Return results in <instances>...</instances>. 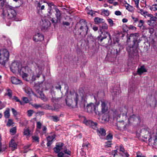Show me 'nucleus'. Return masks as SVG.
<instances>
[{
	"label": "nucleus",
	"instance_id": "obj_13",
	"mask_svg": "<svg viewBox=\"0 0 157 157\" xmlns=\"http://www.w3.org/2000/svg\"><path fill=\"white\" fill-rule=\"evenodd\" d=\"M43 40L44 36L43 35L39 33L36 34L33 37V40L35 41H40Z\"/></svg>",
	"mask_w": 157,
	"mask_h": 157
},
{
	"label": "nucleus",
	"instance_id": "obj_33",
	"mask_svg": "<svg viewBox=\"0 0 157 157\" xmlns=\"http://www.w3.org/2000/svg\"><path fill=\"white\" fill-rule=\"evenodd\" d=\"M151 11H155L157 10V5L155 4L153 5L150 8Z\"/></svg>",
	"mask_w": 157,
	"mask_h": 157
},
{
	"label": "nucleus",
	"instance_id": "obj_56",
	"mask_svg": "<svg viewBox=\"0 0 157 157\" xmlns=\"http://www.w3.org/2000/svg\"><path fill=\"white\" fill-rule=\"evenodd\" d=\"M46 130H47V128H46V126H42V131H43L42 133H43V134L45 133L46 132Z\"/></svg>",
	"mask_w": 157,
	"mask_h": 157
},
{
	"label": "nucleus",
	"instance_id": "obj_9",
	"mask_svg": "<svg viewBox=\"0 0 157 157\" xmlns=\"http://www.w3.org/2000/svg\"><path fill=\"white\" fill-rule=\"evenodd\" d=\"M108 102L105 100L101 101V112L103 113H106L108 109V107L107 105Z\"/></svg>",
	"mask_w": 157,
	"mask_h": 157
},
{
	"label": "nucleus",
	"instance_id": "obj_20",
	"mask_svg": "<svg viewBox=\"0 0 157 157\" xmlns=\"http://www.w3.org/2000/svg\"><path fill=\"white\" fill-rule=\"evenodd\" d=\"M80 28L81 30H82L83 31H85L86 33H87L88 29L87 24L85 22L83 23L82 25L81 26Z\"/></svg>",
	"mask_w": 157,
	"mask_h": 157
},
{
	"label": "nucleus",
	"instance_id": "obj_36",
	"mask_svg": "<svg viewBox=\"0 0 157 157\" xmlns=\"http://www.w3.org/2000/svg\"><path fill=\"white\" fill-rule=\"evenodd\" d=\"M30 147V145H29L25 146L24 147V153H27L29 150V148Z\"/></svg>",
	"mask_w": 157,
	"mask_h": 157
},
{
	"label": "nucleus",
	"instance_id": "obj_58",
	"mask_svg": "<svg viewBox=\"0 0 157 157\" xmlns=\"http://www.w3.org/2000/svg\"><path fill=\"white\" fill-rule=\"evenodd\" d=\"M120 151L124 153V149L121 145L120 146Z\"/></svg>",
	"mask_w": 157,
	"mask_h": 157
},
{
	"label": "nucleus",
	"instance_id": "obj_26",
	"mask_svg": "<svg viewBox=\"0 0 157 157\" xmlns=\"http://www.w3.org/2000/svg\"><path fill=\"white\" fill-rule=\"evenodd\" d=\"M103 19L98 17H95L94 19V21L96 24L103 22Z\"/></svg>",
	"mask_w": 157,
	"mask_h": 157
},
{
	"label": "nucleus",
	"instance_id": "obj_3",
	"mask_svg": "<svg viewBox=\"0 0 157 157\" xmlns=\"http://www.w3.org/2000/svg\"><path fill=\"white\" fill-rule=\"evenodd\" d=\"M139 37V34L136 33L131 34L129 37L127 39V42H128L130 40V38H132L133 40L134 45L129 46L127 48V50L129 55L131 57L135 56H137L138 55L136 47L138 45V43L140 42V41L138 40Z\"/></svg>",
	"mask_w": 157,
	"mask_h": 157
},
{
	"label": "nucleus",
	"instance_id": "obj_5",
	"mask_svg": "<svg viewBox=\"0 0 157 157\" xmlns=\"http://www.w3.org/2000/svg\"><path fill=\"white\" fill-rule=\"evenodd\" d=\"M26 68V67H22L21 63L17 61L13 62L10 67V70L13 73H18L21 74V71Z\"/></svg>",
	"mask_w": 157,
	"mask_h": 157
},
{
	"label": "nucleus",
	"instance_id": "obj_1",
	"mask_svg": "<svg viewBox=\"0 0 157 157\" xmlns=\"http://www.w3.org/2000/svg\"><path fill=\"white\" fill-rule=\"evenodd\" d=\"M113 114L115 118L116 117L117 125H124L125 128L128 126L133 121H136L138 123L140 122V118L139 117H136L134 115L130 116L128 113L127 108L125 107L120 108L119 111H115Z\"/></svg>",
	"mask_w": 157,
	"mask_h": 157
},
{
	"label": "nucleus",
	"instance_id": "obj_43",
	"mask_svg": "<svg viewBox=\"0 0 157 157\" xmlns=\"http://www.w3.org/2000/svg\"><path fill=\"white\" fill-rule=\"evenodd\" d=\"M57 153V156L58 157H63L64 155V153L62 152L59 151L58 152H56Z\"/></svg>",
	"mask_w": 157,
	"mask_h": 157
},
{
	"label": "nucleus",
	"instance_id": "obj_10",
	"mask_svg": "<svg viewBox=\"0 0 157 157\" xmlns=\"http://www.w3.org/2000/svg\"><path fill=\"white\" fill-rule=\"evenodd\" d=\"M97 108V106L93 103H90L88 104L86 106L87 110L89 113L94 111L96 113H97L96 112Z\"/></svg>",
	"mask_w": 157,
	"mask_h": 157
},
{
	"label": "nucleus",
	"instance_id": "obj_15",
	"mask_svg": "<svg viewBox=\"0 0 157 157\" xmlns=\"http://www.w3.org/2000/svg\"><path fill=\"white\" fill-rule=\"evenodd\" d=\"M97 132L98 134L101 138H102V136H105L106 134L105 131L102 128L98 129Z\"/></svg>",
	"mask_w": 157,
	"mask_h": 157
},
{
	"label": "nucleus",
	"instance_id": "obj_6",
	"mask_svg": "<svg viewBox=\"0 0 157 157\" xmlns=\"http://www.w3.org/2000/svg\"><path fill=\"white\" fill-rule=\"evenodd\" d=\"M10 56L8 51L5 48L0 49V63L4 64L9 60Z\"/></svg>",
	"mask_w": 157,
	"mask_h": 157
},
{
	"label": "nucleus",
	"instance_id": "obj_11",
	"mask_svg": "<svg viewBox=\"0 0 157 157\" xmlns=\"http://www.w3.org/2000/svg\"><path fill=\"white\" fill-rule=\"evenodd\" d=\"M84 122L86 125L91 127L94 129H96L97 128V123L96 122H93L90 120L86 121V120H84Z\"/></svg>",
	"mask_w": 157,
	"mask_h": 157
},
{
	"label": "nucleus",
	"instance_id": "obj_14",
	"mask_svg": "<svg viewBox=\"0 0 157 157\" xmlns=\"http://www.w3.org/2000/svg\"><path fill=\"white\" fill-rule=\"evenodd\" d=\"M9 147L12 150H14L17 148V144L16 143L14 139H12L9 143Z\"/></svg>",
	"mask_w": 157,
	"mask_h": 157
},
{
	"label": "nucleus",
	"instance_id": "obj_22",
	"mask_svg": "<svg viewBox=\"0 0 157 157\" xmlns=\"http://www.w3.org/2000/svg\"><path fill=\"white\" fill-rule=\"evenodd\" d=\"M26 67V68L25 69H23L21 71V74H20V75H21L23 79L25 80H27L28 75L24 72V71H24V70H26L28 68L27 67Z\"/></svg>",
	"mask_w": 157,
	"mask_h": 157
},
{
	"label": "nucleus",
	"instance_id": "obj_4",
	"mask_svg": "<svg viewBox=\"0 0 157 157\" xmlns=\"http://www.w3.org/2000/svg\"><path fill=\"white\" fill-rule=\"evenodd\" d=\"M2 11V14L4 18L7 17L16 21H19L16 18L17 13L13 8L9 6H6L3 8Z\"/></svg>",
	"mask_w": 157,
	"mask_h": 157
},
{
	"label": "nucleus",
	"instance_id": "obj_49",
	"mask_svg": "<svg viewBox=\"0 0 157 157\" xmlns=\"http://www.w3.org/2000/svg\"><path fill=\"white\" fill-rule=\"evenodd\" d=\"M11 110L14 116L15 117L17 115L18 113L16 110H15L14 108H12L11 109Z\"/></svg>",
	"mask_w": 157,
	"mask_h": 157
},
{
	"label": "nucleus",
	"instance_id": "obj_63",
	"mask_svg": "<svg viewBox=\"0 0 157 157\" xmlns=\"http://www.w3.org/2000/svg\"><path fill=\"white\" fill-rule=\"evenodd\" d=\"M88 14L91 15V16H93L94 14V11L92 10H90L88 12H87Z\"/></svg>",
	"mask_w": 157,
	"mask_h": 157
},
{
	"label": "nucleus",
	"instance_id": "obj_30",
	"mask_svg": "<svg viewBox=\"0 0 157 157\" xmlns=\"http://www.w3.org/2000/svg\"><path fill=\"white\" fill-rule=\"evenodd\" d=\"M42 127V124L40 122H37L36 123V127L37 131H39Z\"/></svg>",
	"mask_w": 157,
	"mask_h": 157
},
{
	"label": "nucleus",
	"instance_id": "obj_39",
	"mask_svg": "<svg viewBox=\"0 0 157 157\" xmlns=\"http://www.w3.org/2000/svg\"><path fill=\"white\" fill-rule=\"evenodd\" d=\"M55 138V136L54 135L52 136H49L47 138V141L50 140L52 141Z\"/></svg>",
	"mask_w": 157,
	"mask_h": 157
},
{
	"label": "nucleus",
	"instance_id": "obj_61",
	"mask_svg": "<svg viewBox=\"0 0 157 157\" xmlns=\"http://www.w3.org/2000/svg\"><path fill=\"white\" fill-rule=\"evenodd\" d=\"M115 14L117 16H120L121 15V13L119 11H116L115 12Z\"/></svg>",
	"mask_w": 157,
	"mask_h": 157
},
{
	"label": "nucleus",
	"instance_id": "obj_59",
	"mask_svg": "<svg viewBox=\"0 0 157 157\" xmlns=\"http://www.w3.org/2000/svg\"><path fill=\"white\" fill-rule=\"evenodd\" d=\"M4 4V2L3 0H0V8L3 6Z\"/></svg>",
	"mask_w": 157,
	"mask_h": 157
},
{
	"label": "nucleus",
	"instance_id": "obj_18",
	"mask_svg": "<svg viewBox=\"0 0 157 157\" xmlns=\"http://www.w3.org/2000/svg\"><path fill=\"white\" fill-rule=\"evenodd\" d=\"M124 4L126 9L128 11L132 12L134 10V8L133 7L128 4L126 1L124 2Z\"/></svg>",
	"mask_w": 157,
	"mask_h": 157
},
{
	"label": "nucleus",
	"instance_id": "obj_50",
	"mask_svg": "<svg viewBox=\"0 0 157 157\" xmlns=\"http://www.w3.org/2000/svg\"><path fill=\"white\" fill-rule=\"evenodd\" d=\"M133 0L134 1V2H135V5L136 6V8L137 9H139V0Z\"/></svg>",
	"mask_w": 157,
	"mask_h": 157
},
{
	"label": "nucleus",
	"instance_id": "obj_37",
	"mask_svg": "<svg viewBox=\"0 0 157 157\" xmlns=\"http://www.w3.org/2000/svg\"><path fill=\"white\" fill-rule=\"evenodd\" d=\"M34 113L33 110H29L27 111V115L29 117H31Z\"/></svg>",
	"mask_w": 157,
	"mask_h": 157
},
{
	"label": "nucleus",
	"instance_id": "obj_27",
	"mask_svg": "<svg viewBox=\"0 0 157 157\" xmlns=\"http://www.w3.org/2000/svg\"><path fill=\"white\" fill-rule=\"evenodd\" d=\"M140 11L138 12L140 13L142 15H144L147 16L148 17H151V15L147 13V11H144L142 9H139Z\"/></svg>",
	"mask_w": 157,
	"mask_h": 157
},
{
	"label": "nucleus",
	"instance_id": "obj_8",
	"mask_svg": "<svg viewBox=\"0 0 157 157\" xmlns=\"http://www.w3.org/2000/svg\"><path fill=\"white\" fill-rule=\"evenodd\" d=\"M42 22L41 30L42 31L44 32L46 31L48 28L50 27L51 23L49 21L46 20L42 21Z\"/></svg>",
	"mask_w": 157,
	"mask_h": 157
},
{
	"label": "nucleus",
	"instance_id": "obj_21",
	"mask_svg": "<svg viewBox=\"0 0 157 157\" xmlns=\"http://www.w3.org/2000/svg\"><path fill=\"white\" fill-rule=\"evenodd\" d=\"M146 132L147 134V135L144 136V138L146 139V140L147 139H148L149 141L150 142L152 140V138L153 136H154V135H151L150 133H149L147 131H146Z\"/></svg>",
	"mask_w": 157,
	"mask_h": 157
},
{
	"label": "nucleus",
	"instance_id": "obj_41",
	"mask_svg": "<svg viewBox=\"0 0 157 157\" xmlns=\"http://www.w3.org/2000/svg\"><path fill=\"white\" fill-rule=\"evenodd\" d=\"M53 120L55 122H57L59 121V118L56 116H53L52 117Z\"/></svg>",
	"mask_w": 157,
	"mask_h": 157
},
{
	"label": "nucleus",
	"instance_id": "obj_23",
	"mask_svg": "<svg viewBox=\"0 0 157 157\" xmlns=\"http://www.w3.org/2000/svg\"><path fill=\"white\" fill-rule=\"evenodd\" d=\"M10 109L9 108L6 109V110L4 112V115L5 117L6 118H8L10 116Z\"/></svg>",
	"mask_w": 157,
	"mask_h": 157
},
{
	"label": "nucleus",
	"instance_id": "obj_44",
	"mask_svg": "<svg viewBox=\"0 0 157 157\" xmlns=\"http://www.w3.org/2000/svg\"><path fill=\"white\" fill-rule=\"evenodd\" d=\"M128 29L129 30H132L133 31L136 30V28L132 25H130L128 27Z\"/></svg>",
	"mask_w": 157,
	"mask_h": 157
},
{
	"label": "nucleus",
	"instance_id": "obj_47",
	"mask_svg": "<svg viewBox=\"0 0 157 157\" xmlns=\"http://www.w3.org/2000/svg\"><path fill=\"white\" fill-rule=\"evenodd\" d=\"M22 100L23 102L25 103H27L29 102V100H28V98L25 97H24L22 98Z\"/></svg>",
	"mask_w": 157,
	"mask_h": 157
},
{
	"label": "nucleus",
	"instance_id": "obj_48",
	"mask_svg": "<svg viewBox=\"0 0 157 157\" xmlns=\"http://www.w3.org/2000/svg\"><path fill=\"white\" fill-rule=\"evenodd\" d=\"M24 134L27 136H29L30 134V132L29 129H26L24 130Z\"/></svg>",
	"mask_w": 157,
	"mask_h": 157
},
{
	"label": "nucleus",
	"instance_id": "obj_53",
	"mask_svg": "<svg viewBox=\"0 0 157 157\" xmlns=\"http://www.w3.org/2000/svg\"><path fill=\"white\" fill-rule=\"evenodd\" d=\"M1 140V136L0 135V152L2 151H5L6 149V147H5L4 148H3L2 149Z\"/></svg>",
	"mask_w": 157,
	"mask_h": 157
},
{
	"label": "nucleus",
	"instance_id": "obj_34",
	"mask_svg": "<svg viewBox=\"0 0 157 157\" xmlns=\"http://www.w3.org/2000/svg\"><path fill=\"white\" fill-rule=\"evenodd\" d=\"M13 99L15 100L16 101L19 102L21 105H23V102L21 101L17 97L14 96L13 97Z\"/></svg>",
	"mask_w": 157,
	"mask_h": 157
},
{
	"label": "nucleus",
	"instance_id": "obj_28",
	"mask_svg": "<svg viewBox=\"0 0 157 157\" xmlns=\"http://www.w3.org/2000/svg\"><path fill=\"white\" fill-rule=\"evenodd\" d=\"M17 128L16 127H13L10 129V132L11 135L15 134L16 132Z\"/></svg>",
	"mask_w": 157,
	"mask_h": 157
},
{
	"label": "nucleus",
	"instance_id": "obj_2",
	"mask_svg": "<svg viewBox=\"0 0 157 157\" xmlns=\"http://www.w3.org/2000/svg\"><path fill=\"white\" fill-rule=\"evenodd\" d=\"M85 93L83 91L79 92L78 93H73L67 94V98L66 99V102L67 105L69 107H72L73 102L72 99H74L75 106L77 105L78 101L80 97L81 98V101L80 104V107L84 108L86 103V101L85 99Z\"/></svg>",
	"mask_w": 157,
	"mask_h": 157
},
{
	"label": "nucleus",
	"instance_id": "obj_7",
	"mask_svg": "<svg viewBox=\"0 0 157 157\" xmlns=\"http://www.w3.org/2000/svg\"><path fill=\"white\" fill-rule=\"evenodd\" d=\"M36 72L37 73L36 75H33L32 77L31 80L33 81H35L36 79V78H39L40 75L42 74V71L44 68V65L43 63L41 61H38L36 63Z\"/></svg>",
	"mask_w": 157,
	"mask_h": 157
},
{
	"label": "nucleus",
	"instance_id": "obj_19",
	"mask_svg": "<svg viewBox=\"0 0 157 157\" xmlns=\"http://www.w3.org/2000/svg\"><path fill=\"white\" fill-rule=\"evenodd\" d=\"M37 92L40 95V98L44 101H47L48 100L47 98L45 96L44 94L41 91H39L38 90H37Z\"/></svg>",
	"mask_w": 157,
	"mask_h": 157
},
{
	"label": "nucleus",
	"instance_id": "obj_62",
	"mask_svg": "<svg viewBox=\"0 0 157 157\" xmlns=\"http://www.w3.org/2000/svg\"><path fill=\"white\" fill-rule=\"evenodd\" d=\"M5 107V106L2 103V102L0 101V110H1Z\"/></svg>",
	"mask_w": 157,
	"mask_h": 157
},
{
	"label": "nucleus",
	"instance_id": "obj_35",
	"mask_svg": "<svg viewBox=\"0 0 157 157\" xmlns=\"http://www.w3.org/2000/svg\"><path fill=\"white\" fill-rule=\"evenodd\" d=\"M107 21L110 26H112L114 25L113 21L111 18L107 19Z\"/></svg>",
	"mask_w": 157,
	"mask_h": 157
},
{
	"label": "nucleus",
	"instance_id": "obj_24",
	"mask_svg": "<svg viewBox=\"0 0 157 157\" xmlns=\"http://www.w3.org/2000/svg\"><path fill=\"white\" fill-rule=\"evenodd\" d=\"M146 71V70L144 67L141 66V67L138 70L137 73L139 75L143 73Z\"/></svg>",
	"mask_w": 157,
	"mask_h": 157
},
{
	"label": "nucleus",
	"instance_id": "obj_32",
	"mask_svg": "<svg viewBox=\"0 0 157 157\" xmlns=\"http://www.w3.org/2000/svg\"><path fill=\"white\" fill-rule=\"evenodd\" d=\"M14 123L12 120L9 119L6 124V125L8 127H10L13 125Z\"/></svg>",
	"mask_w": 157,
	"mask_h": 157
},
{
	"label": "nucleus",
	"instance_id": "obj_46",
	"mask_svg": "<svg viewBox=\"0 0 157 157\" xmlns=\"http://www.w3.org/2000/svg\"><path fill=\"white\" fill-rule=\"evenodd\" d=\"M7 91L8 93L7 94V95L11 98L12 96V92L11 90L10 89H9L7 90Z\"/></svg>",
	"mask_w": 157,
	"mask_h": 157
},
{
	"label": "nucleus",
	"instance_id": "obj_51",
	"mask_svg": "<svg viewBox=\"0 0 157 157\" xmlns=\"http://www.w3.org/2000/svg\"><path fill=\"white\" fill-rule=\"evenodd\" d=\"M108 25L106 24H103L101 26V29L103 30H106L108 29Z\"/></svg>",
	"mask_w": 157,
	"mask_h": 157
},
{
	"label": "nucleus",
	"instance_id": "obj_64",
	"mask_svg": "<svg viewBox=\"0 0 157 157\" xmlns=\"http://www.w3.org/2000/svg\"><path fill=\"white\" fill-rule=\"evenodd\" d=\"M47 141H48V142H47V146L49 147L52 144V141H50V140Z\"/></svg>",
	"mask_w": 157,
	"mask_h": 157
},
{
	"label": "nucleus",
	"instance_id": "obj_60",
	"mask_svg": "<svg viewBox=\"0 0 157 157\" xmlns=\"http://www.w3.org/2000/svg\"><path fill=\"white\" fill-rule=\"evenodd\" d=\"M33 140L35 141H39V138L37 136H34L33 137Z\"/></svg>",
	"mask_w": 157,
	"mask_h": 157
},
{
	"label": "nucleus",
	"instance_id": "obj_12",
	"mask_svg": "<svg viewBox=\"0 0 157 157\" xmlns=\"http://www.w3.org/2000/svg\"><path fill=\"white\" fill-rule=\"evenodd\" d=\"M63 144L62 143H57L56 147L54 148L55 152H58L60 151L63 150Z\"/></svg>",
	"mask_w": 157,
	"mask_h": 157
},
{
	"label": "nucleus",
	"instance_id": "obj_54",
	"mask_svg": "<svg viewBox=\"0 0 157 157\" xmlns=\"http://www.w3.org/2000/svg\"><path fill=\"white\" fill-rule=\"evenodd\" d=\"M144 21L142 20H140L139 21V23L138 24V26L141 27L143 25Z\"/></svg>",
	"mask_w": 157,
	"mask_h": 157
},
{
	"label": "nucleus",
	"instance_id": "obj_25",
	"mask_svg": "<svg viewBox=\"0 0 157 157\" xmlns=\"http://www.w3.org/2000/svg\"><path fill=\"white\" fill-rule=\"evenodd\" d=\"M25 92L26 93L29 95L31 94H33V92L31 89L29 87H26L25 89Z\"/></svg>",
	"mask_w": 157,
	"mask_h": 157
},
{
	"label": "nucleus",
	"instance_id": "obj_45",
	"mask_svg": "<svg viewBox=\"0 0 157 157\" xmlns=\"http://www.w3.org/2000/svg\"><path fill=\"white\" fill-rule=\"evenodd\" d=\"M63 151L65 153L69 155H70L71 152L69 150H68L67 149H64L63 148Z\"/></svg>",
	"mask_w": 157,
	"mask_h": 157
},
{
	"label": "nucleus",
	"instance_id": "obj_38",
	"mask_svg": "<svg viewBox=\"0 0 157 157\" xmlns=\"http://www.w3.org/2000/svg\"><path fill=\"white\" fill-rule=\"evenodd\" d=\"M89 145L90 144L88 142L83 143L82 144V147L84 148L87 149Z\"/></svg>",
	"mask_w": 157,
	"mask_h": 157
},
{
	"label": "nucleus",
	"instance_id": "obj_31",
	"mask_svg": "<svg viewBox=\"0 0 157 157\" xmlns=\"http://www.w3.org/2000/svg\"><path fill=\"white\" fill-rule=\"evenodd\" d=\"M101 12L102 13L104 14L105 16H108L109 15V11L108 10H105L104 9L101 10Z\"/></svg>",
	"mask_w": 157,
	"mask_h": 157
},
{
	"label": "nucleus",
	"instance_id": "obj_57",
	"mask_svg": "<svg viewBox=\"0 0 157 157\" xmlns=\"http://www.w3.org/2000/svg\"><path fill=\"white\" fill-rule=\"evenodd\" d=\"M102 120L105 122L108 121L109 120V117L106 116H104L102 117Z\"/></svg>",
	"mask_w": 157,
	"mask_h": 157
},
{
	"label": "nucleus",
	"instance_id": "obj_55",
	"mask_svg": "<svg viewBox=\"0 0 157 157\" xmlns=\"http://www.w3.org/2000/svg\"><path fill=\"white\" fill-rule=\"evenodd\" d=\"M33 106L36 109L41 107V105L40 104H34L33 105Z\"/></svg>",
	"mask_w": 157,
	"mask_h": 157
},
{
	"label": "nucleus",
	"instance_id": "obj_16",
	"mask_svg": "<svg viewBox=\"0 0 157 157\" xmlns=\"http://www.w3.org/2000/svg\"><path fill=\"white\" fill-rule=\"evenodd\" d=\"M104 36H102V35H100L98 37V38L99 39H100L101 42L102 40L105 39L106 38L107 36V35H108L110 39L111 40V38L110 34L108 32H105L103 34Z\"/></svg>",
	"mask_w": 157,
	"mask_h": 157
},
{
	"label": "nucleus",
	"instance_id": "obj_17",
	"mask_svg": "<svg viewBox=\"0 0 157 157\" xmlns=\"http://www.w3.org/2000/svg\"><path fill=\"white\" fill-rule=\"evenodd\" d=\"M11 81L12 83L14 84H18L21 82V81L20 80L14 77H11Z\"/></svg>",
	"mask_w": 157,
	"mask_h": 157
},
{
	"label": "nucleus",
	"instance_id": "obj_42",
	"mask_svg": "<svg viewBox=\"0 0 157 157\" xmlns=\"http://www.w3.org/2000/svg\"><path fill=\"white\" fill-rule=\"evenodd\" d=\"M136 157H146V156L143 155L139 151L136 153Z\"/></svg>",
	"mask_w": 157,
	"mask_h": 157
},
{
	"label": "nucleus",
	"instance_id": "obj_40",
	"mask_svg": "<svg viewBox=\"0 0 157 157\" xmlns=\"http://www.w3.org/2000/svg\"><path fill=\"white\" fill-rule=\"evenodd\" d=\"M112 144L111 142L110 141H108L105 143V147H110Z\"/></svg>",
	"mask_w": 157,
	"mask_h": 157
},
{
	"label": "nucleus",
	"instance_id": "obj_52",
	"mask_svg": "<svg viewBox=\"0 0 157 157\" xmlns=\"http://www.w3.org/2000/svg\"><path fill=\"white\" fill-rule=\"evenodd\" d=\"M113 138V135L111 133H109L106 136V139L111 140Z\"/></svg>",
	"mask_w": 157,
	"mask_h": 157
},
{
	"label": "nucleus",
	"instance_id": "obj_29",
	"mask_svg": "<svg viewBox=\"0 0 157 157\" xmlns=\"http://www.w3.org/2000/svg\"><path fill=\"white\" fill-rule=\"evenodd\" d=\"M56 16L57 19H59L61 16V13L59 10L58 9L56 10Z\"/></svg>",
	"mask_w": 157,
	"mask_h": 157
}]
</instances>
